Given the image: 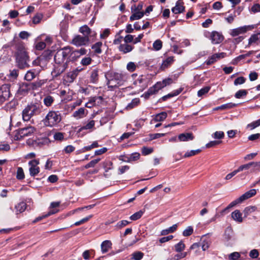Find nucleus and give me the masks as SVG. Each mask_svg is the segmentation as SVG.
<instances>
[{"instance_id":"b1692460","label":"nucleus","mask_w":260,"mask_h":260,"mask_svg":"<svg viewBox=\"0 0 260 260\" xmlns=\"http://www.w3.org/2000/svg\"><path fill=\"white\" fill-rule=\"evenodd\" d=\"M133 48V46L128 45L126 43L120 45L118 48L119 50L124 54L131 52V51H132Z\"/></svg>"},{"instance_id":"bb28decb","label":"nucleus","mask_w":260,"mask_h":260,"mask_svg":"<svg viewBox=\"0 0 260 260\" xmlns=\"http://www.w3.org/2000/svg\"><path fill=\"white\" fill-rule=\"evenodd\" d=\"M16 214L23 212L26 208V204L23 202L17 204L15 207Z\"/></svg>"},{"instance_id":"7ed1b4c3","label":"nucleus","mask_w":260,"mask_h":260,"mask_svg":"<svg viewBox=\"0 0 260 260\" xmlns=\"http://www.w3.org/2000/svg\"><path fill=\"white\" fill-rule=\"evenodd\" d=\"M16 60L20 69H24L29 66L28 63L29 61V56L25 48L22 45H19L17 47Z\"/></svg>"},{"instance_id":"5701e85b","label":"nucleus","mask_w":260,"mask_h":260,"mask_svg":"<svg viewBox=\"0 0 260 260\" xmlns=\"http://www.w3.org/2000/svg\"><path fill=\"white\" fill-rule=\"evenodd\" d=\"M101 247L102 253H106L111 248L112 243L109 240H105L102 243Z\"/></svg>"},{"instance_id":"680f3d73","label":"nucleus","mask_w":260,"mask_h":260,"mask_svg":"<svg viewBox=\"0 0 260 260\" xmlns=\"http://www.w3.org/2000/svg\"><path fill=\"white\" fill-rule=\"evenodd\" d=\"M91 58L90 57H85L81 61V64L83 66H87L91 63Z\"/></svg>"},{"instance_id":"13d9d810","label":"nucleus","mask_w":260,"mask_h":260,"mask_svg":"<svg viewBox=\"0 0 260 260\" xmlns=\"http://www.w3.org/2000/svg\"><path fill=\"white\" fill-rule=\"evenodd\" d=\"M260 125V118L252 123L248 124L247 126V127H250L251 129H253L255 127Z\"/></svg>"},{"instance_id":"c03bdc74","label":"nucleus","mask_w":260,"mask_h":260,"mask_svg":"<svg viewBox=\"0 0 260 260\" xmlns=\"http://www.w3.org/2000/svg\"><path fill=\"white\" fill-rule=\"evenodd\" d=\"M143 214V212L142 211H139L138 212H136L132 215L130 216V219L132 220H136L141 217Z\"/></svg>"},{"instance_id":"0eeeda50","label":"nucleus","mask_w":260,"mask_h":260,"mask_svg":"<svg viewBox=\"0 0 260 260\" xmlns=\"http://www.w3.org/2000/svg\"><path fill=\"white\" fill-rule=\"evenodd\" d=\"M10 85L5 84L0 87V104L8 100L11 96Z\"/></svg>"},{"instance_id":"4468645a","label":"nucleus","mask_w":260,"mask_h":260,"mask_svg":"<svg viewBox=\"0 0 260 260\" xmlns=\"http://www.w3.org/2000/svg\"><path fill=\"white\" fill-rule=\"evenodd\" d=\"M210 39L214 44L220 43L223 40V36L219 32L214 31L210 35Z\"/></svg>"},{"instance_id":"de8ad7c7","label":"nucleus","mask_w":260,"mask_h":260,"mask_svg":"<svg viewBox=\"0 0 260 260\" xmlns=\"http://www.w3.org/2000/svg\"><path fill=\"white\" fill-rule=\"evenodd\" d=\"M158 91L157 88L155 87V86L154 85L152 87H150L147 92L145 93V96H148L149 95H152L153 94L156 93Z\"/></svg>"},{"instance_id":"4be33fe9","label":"nucleus","mask_w":260,"mask_h":260,"mask_svg":"<svg viewBox=\"0 0 260 260\" xmlns=\"http://www.w3.org/2000/svg\"><path fill=\"white\" fill-rule=\"evenodd\" d=\"M194 137L192 133H183L178 136V139L180 141H188L192 140Z\"/></svg>"},{"instance_id":"f704fd0d","label":"nucleus","mask_w":260,"mask_h":260,"mask_svg":"<svg viewBox=\"0 0 260 260\" xmlns=\"http://www.w3.org/2000/svg\"><path fill=\"white\" fill-rule=\"evenodd\" d=\"M237 105H238V104H237L229 103H227V104H225L224 105H222L218 107L217 108H216V109H222V110L229 109H231L234 107H235Z\"/></svg>"},{"instance_id":"cd10ccee","label":"nucleus","mask_w":260,"mask_h":260,"mask_svg":"<svg viewBox=\"0 0 260 260\" xmlns=\"http://www.w3.org/2000/svg\"><path fill=\"white\" fill-rule=\"evenodd\" d=\"M85 110L84 108H80L74 112L73 116L77 119L84 117L85 116Z\"/></svg>"},{"instance_id":"c756f323","label":"nucleus","mask_w":260,"mask_h":260,"mask_svg":"<svg viewBox=\"0 0 260 260\" xmlns=\"http://www.w3.org/2000/svg\"><path fill=\"white\" fill-rule=\"evenodd\" d=\"M98 71L97 70H93L91 71L90 77V82L94 83L98 80Z\"/></svg>"},{"instance_id":"f3484780","label":"nucleus","mask_w":260,"mask_h":260,"mask_svg":"<svg viewBox=\"0 0 260 260\" xmlns=\"http://www.w3.org/2000/svg\"><path fill=\"white\" fill-rule=\"evenodd\" d=\"M79 32L82 34L84 36H94L96 34L94 32H93V34L91 35L92 32L91 31V29L86 25H84L80 27Z\"/></svg>"},{"instance_id":"a878e982","label":"nucleus","mask_w":260,"mask_h":260,"mask_svg":"<svg viewBox=\"0 0 260 260\" xmlns=\"http://www.w3.org/2000/svg\"><path fill=\"white\" fill-rule=\"evenodd\" d=\"M232 218L238 222H242L243 221V218L242 217V213L238 210H236L232 213Z\"/></svg>"},{"instance_id":"1a4fd4ad","label":"nucleus","mask_w":260,"mask_h":260,"mask_svg":"<svg viewBox=\"0 0 260 260\" xmlns=\"http://www.w3.org/2000/svg\"><path fill=\"white\" fill-rule=\"evenodd\" d=\"M259 167H260V161L258 162H250L249 163L244 164L240 166L238 169L239 172H241L243 170H248L250 168H252L251 172H254L257 171H259Z\"/></svg>"},{"instance_id":"39448f33","label":"nucleus","mask_w":260,"mask_h":260,"mask_svg":"<svg viewBox=\"0 0 260 260\" xmlns=\"http://www.w3.org/2000/svg\"><path fill=\"white\" fill-rule=\"evenodd\" d=\"M61 120V115L58 112L50 111L43 119V122L45 125L52 127L57 125Z\"/></svg>"},{"instance_id":"774afa93","label":"nucleus","mask_w":260,"mask_h":260,"mask_svg":"<svg viewBox=\"0 0 260 260\" xmlns=\"http://www.w3.org/2000/svg\"><path fill=\"white\" fill-rule=\"evenodd\" d=\"M186 252L180 253L176 254L170 260H179L181 258H184L186 256Z\"/></svg>"},{"instance_id":"338daca9","label":"nucleus","mask_w":260,"mask_h":260,"mask_svg":"<svg viewBox=\"0 0 260 260\" xmlns=\"http://www.w3.org/2000/svg\"><path fill=\"white\" fill-rule=\"evenodd\" d=\"M140 155L139 153H132L128 158V161H135L139 159Z\"/></svg>"},{"instance_id":"c85d7f7f","label":"nucleus","mask_w":260,"mask_h":260,"mask_svg":"<svg viewBox=\"0 0 260 260\" xmlns=\"http://www.w3.org/2000/svg\"><path fill=\"white\" fill-rule=\"evenodd\" d=\"M36 76V71L35 70H30L26 73L24 79L28 81H31Z\"/></svg>"},{"instance_id":"e433bc0d","label":"nucleus","mask_w":260,"mask_h":260,"mask_svg":"<svg viewBox=\"0 0 260 260\" xmlns=\"http://www.w3.org/2000/svg\"><path fill=\"white\" fill-rule=\"evenodd\" d=\"M140 103V100L138 98H135L133 99L132 102L127 105L126 107V109H132L134 107L137 106Z\"/></svg>"},{"instance_id":"58836bf2","label":"nucleus","mask_w":260,"mask_h":260,"mask_svg":"<svg viewBox=\"0 0 260 260\" xmlns=\"http://www.w3.org/2000/svg\"><path fill=\"white\" fill-rule=\"evenodd\" d=\"M144 256V253L141 251H136L132 254V259L141 260Z\"/></svg>"},{"instance_id":"4c0bfd02","label":"nucleus","mask_w":260,"mask_h":260,"mask_svg":"<svg viewBox=\"0 0 260 260\" xmlns=\"http://www.w3.org/2000/svg\"><path fill=\"white\" fill-rule=\"evenodd\" d=\"M57 212H58V210H52V211H50L48 214H45V215H43V216H39V217H37L34 220L33 222L34 223H36L37 222H38V221L41 220L42 219H43V218H46V217H48V216H49L50 215H52V214H53L54 213H56Z\"/></svg>"},{"instance_id":"7c9ffc66","label":"nucleus","mask_w":260,"mask_h":260,"mask_svg":"<svg viewBox=\"0 0 260 260\" xmlns=\"http://www.w3.org/2000/svg\"><path fill=\"white\" fill-rule=\"evenodd\" d=\"M256 210V207L255 206H249L246 207L243 211L244 217H246L248 215L254 212Z\"/></svg>"},{"instance_id":"6e6552de","label":"nucleus","mask_w":260,"mask_h":260,"mask_svg":"<svg viewBox=\"0 0 260 260\" xmlns=\"http://www.w3.org/2000/svg\"><path fill=\"white\" fill-rule=\"evenodd\" d=\"M89 41V36H81L80 35H76L73 39L72 43L77 47H79L87 45Z\"/></svg>"},{"instance_id":"49530a36","label":"nucleus","mask_w":260,"mask_h":260,"mask_svg":"<svg viewBox=\"0 0 260 260\" xmlns=\"http://www.w3.org/2000/svg\"><path fill=\"white\" fill-rule=\"evenodd\" d=\"M153 48L156 50H159L162 48V42L160 40H156L153 44Z\"/></svg>"},{"instance_id":"052dcab7","label":"nucleus","mask_w":260,"mask_h":260,"mask_svg":"<svg viewBox=\"0 0 260 260\" xmlns=\"http://www.w3.org/2000/svg\"><path fill=\"white\" fill-rule=\"evenodd\" d=\"M175 247L176 251L181 252L184 250L185 245L182 241H180L178 244L175 245Z\"/></svg>"},{"instance_id":"20e7f679","label":"nucleus","mask_w":260,"mask_h":260,"mask_svg":"<svg viewBox=\"0 0 260 260\" xmlns=\"http://www.w3.org/2000/svg\"><path fill=\"white\" fill-rule=\"evenodd\" d=\"M105 77L107 80V84L108 87L111 89L121 86L123 84V82L124 80L123 75L112 72H107L105 74Z\"/></svg>"},{"instance_id":"3c124183","label":"nucleus","mask_w":260,"mask_h":260,"mask_svg":"<svg viewBox=\"0 0 260 260\" xmlns=\"http://www.w3.org/2000/svg\"><path fill=\"white\" fill-rule=\"evenodd\" d=\"M259 34L252 35L249 39L248 44L250 45L253 43L256 42L259 40Z\"/></svg>"},{"instance_id":"4d7b16f0","label":"nucleus","mask_w":260,"mask_h":260,"mask_svg":"<svg viewBox=\"0 0 260 260\" xmlns=\"http://www.w3.org/2000/svg\"><path fill=\"white\" fill-rule=\"evenodd\" d=\"M95 122L94 120H91L88 123H87L85 126L82 127L80 130H83V129H89L92 128L94 125Z\"/></svg>"},{"instance_id":"aec40b11","label":"nucleus","mask_w":260,"mask_h":260,"mask_svg":"<svg viewBox=\"0 0 260 260\" xmlns=\"http://www.w3.org/2000/svg\"><path fill=\"white\" fill-rule=\"evenodd\" d=\"M131 10L133 14L130 16L129 18L131 21L139 20L142 18L144 15V12L134 11L133 7H132Z\"/></svg>"},{"instance_id":"e2e57ef3","label":"nucleus","mask_w":260,"mask_h":260,"mask_svg":"<svg viewBox=\"0 0 260 260\" xmlns=\"http://www.w3.org/2000/svg\"><path fill=\"white\" fill-rule=\"evenodd\" d=\"M240 256V254L238 252H234L229 255V259L230 260H237Z\"/></svg>"},{"instance_id":"2eb2a0df","label":"nucleus","mask_w":260,"mask_h":260,"mask_svg":"<svg viewBox=\"0 0 260 260\" xmlns=\"http://www.w3.org/2000/svg\"><path fill=\"white\" fill-rule=\"evenodd\" d=\"M225 53L223 52L215 53L211 56L207 60L206 63L210 65L216 62L217 60L222 58L224 57Z\"/></svg>"},{"instance_id":"5fc2aeb1","label":"nucleus","mask_w":260,"mask_h":260,"mask_svg":"<svg viewBox=\"0 0 260 260\" xmlns=\"http://www.w3.org/2000/svg\"><path fill=\"white\" fill-rule=\"evenodd\" d=\"M246 79L243 77H239L236 78L234 82L235 85H241L245 83Z\"/></svg>"},{"instance_id":"603ef678","label":"nucleus","mask_w":260,"mask_h":260,"mask_svg":"<svg viewBox=\"0 0 260 260\" xmlns=\"http://www.w3.org/2000/svg\"><path fill=\"white\" fill-rule=\"evenodd\" d=\"M224 133L222 131H217L212 134V137L214 139H220L224 137Z\"/></svg>"},{"instance_id":"0e129e2a","label":"nucleus","mask_w":260,"mask_h":260,"mask_svg":"<svg viewBox=\"0 0 260 260\" xmlns=\"http://www.w3.org/2000/svg\"><path fill=\"white\" fill-rule=\"evenodd\" d=\"M46 46V43L44 42H39L36 43L35 48L38 50H42Z\"/></svg>"},{"instance_id":"473e14b6","label":"nucleus","mask_w":260,"mask_h":260,"mask_svg":"<svg viewBox=\"0 0 260 260\" xmlns=\"http://www.w3.org/2000/svg\"><path fill=\"white\" fill-rule=\"evenodd\" d=\"M174 61V57L170 56L168 57L165 60H164L161 64V68L164 70L167 68L170 64H171Z\"/></svg>"},{"instance_id":"c9c22d12","label":"nucleus","mask_w":260,"mask_h":260,"mask_svg":"<svg viewBox=\"0 0 260 260\" xmlns=\"http://www.w3.org/2000/svg\"><path fill=\"white\" fill-rule=\"evenodd\" d=\"M86 52V50L84 48H81L79 50L73 51V57H74L75 60H76L77 57H79L80 55L85 54Z\"/></svg>"},{"instance_id":"8fccbe9b","label":"nucleus","mask_w":260,"mask_h":260,"mask_svg":"<svg viewBox=\"0 0 260 260\" xmlns=\"http://www.w3.org/2000/svg\"><path fill=\"white\" fill-rule=\"evenodd\" d=\"M102 45L101 42H98L93 45L92 48L94 50V51L97 53H101L102 52L101 47Z\"/></svg>"},{"instance_id":"6e6d98bb","label":"nucleus","mask_w":260,"mask_h":260,"mask_svg":"<svg viewBox=\"0 0 260 260\" xmlns=\"http://www.w3.org/2000/svg\"><path fill=\"white\" fill-rule=\"evenodd\" d=\"M210 89V87L209 86H206L201 89L198 92V95L199 96H202L204 94L207 93L209 91Z\"/></svg>"},{"instance_id":"423d86ee","label":"nucleus","mask_w":260,"mask_h":260,"mask_svg":"<svg viewBox=\"0 0 260 260\" xmlns=\"http://www.w3.org/2000/svg\"><path fill=\"white\" fill-rule=\"evenodd\" d=\"M36 131V128L33 126L26 127L18 130L14 137V139L18 140L23 137L31 136Z\"/></svg>"},{"instance_id":"393cba45","label":"nucleus","mask_w":260,"mask_h":260,"mask_svg":"<svg viewBox=\"0 0 260 260\" xmlns=\"http://www.w3.org/2000/svg\"><path fill=\"white\" fill-rule=\"evenodd\" d=\"M184 9V7L180 2L178 1L176 4V6L172 9V11L173 13L176 14L183 12Z\"/></svg>"},{"instance_id":"dca6fc26","label":"nucleus","mask_w":260,"mask_h":260,"mask_svg":"<svg viewBox=\"0 0 260 260\" xmlns=\"http://www.w3.org/2000/svg\"><path fill=\"white\" fill-rule=\"evenodd\" d=\"M200 244L202 250L205 251L209 247L211 244V240L206 236H203L201 239Z\"/></svg>"},{"instance_id":"9b49d317","label":"nucleus","mask_w":260,"mask_h":260,"mask_svg":"<svg viewBox=\"0 0 260 260\" xmlns=\"http://www.w3.org/2000/svg\"><path fill=\"white\" fill-rule=\"evenodd\" d=\"M253 28L251 25H245L239 27L231 30L230 35L233 37H236L241 34H243L247 32L248 30H251Z\"/></svg>"},{"instance_id":"bf43d9fd","label":"nucleus","mask_w":260,"mask_h":260,"mask_svg":"<svg viewBox=\"0 0 260 260\" xmlns=\"http://www.w3.org/2000/svg\"><path fill=\"white\" fill-rule=\"evenodd\" d=\"M193 230L191 226H188L183 232V235L185 237L191 235L193 233Z\"/></svg>"},{"instance_id":"a211bd4d","label":"nucleus","mask_w":260,"mask_h":260,"mask_svg":"<svg viewBox=\"0 0 260 260\" xmlns=\"http://www.w3.org/2000/svg\"><path fill=\"white\" fill-rule=\"evenodd\" d=\"M82 70V69H79L78 68L75 69L72 72L68 73L67 78L69 82H72L77 77L79 73Z\"/></svg>"},{"instance_id":"69168bd1","label":"nucleus","mask_w":260,"mask_h":260,"mask_svg":"<svg viewBox=\"0 0 260 260\" xmlns=\"http://www.w3.org/2000/svg\"><path fill=\"white\" fill-rule=\"evenodd\" d=\"M129 223V222L127 220H123L118 222L116 224V226L118 229H121V228L126 226Z\"/></svg>"},{"instance_id":"79ce46f5","label":"nucleus","mask_w":260,"mask_h":260,"mask_svg":"<svg viewBox=\"0 0 260 260\" xmlns=\"http://www.w3.org/2000/svg\"><path fill=\"white\" fill-rule=\"evenodd\" d=\"M138 66L134 62H129L126 66V69L131 72L135 71Z\"/></svg>"},{"instance_id":"72a5a7b5","label":"nucleus","mask_w":260,"mask_h":260,"mask_svg":"<svg viewBox=\"0 0 260 260\" xmlns=\"http://www.w3.org/2000/svg\"><path fill=\"white\" fill-rule=\"evenodd\" d=\"M167 116L166 112H162L155 115L154 120L155 121H161L164 120Z\"/></svg>"},{"instance_id":"f8f14e48","label":"nucleus","mask_w":260,"mask_h":260,"mask_svg":"<svg viewBox=\"0 0 260 260\" xmlns=\"http://www.w3.org/2000/svg\"><path fill=\"white\" fill-rule=\"evenodd\" d=\"M133 84L139 91H143L147 86V81L143 76H140L134 82Z\"/></svg>"},{"instance_id":"f03ea898","label":"nucleus","mask_w":260,"mask_h":260,"mask_svg":"<svg viewBox=\"0 0 260 260\" xmlns=\"http://www.w3.org/2000/svg\"><path fill=\"white\" fill-rule=\"evenodd\" d=\"M43 106L41 102H32L27 105L22 110V119L25 121H29L34 116L39 115L42 112Z\"/></svg>"},{"instance_id":"412c9836","label":"nucleus","mask_w":260,"mask_h":260,"mask_svg":"<svg viewBox=\"0 0 260 260\" xmlns=\"http://www.w3.org/2000/svg\"><path fill=\"white\" fill-rule=\"evenodd\" d=\"M256 193V191L255 189H250L240 197V200L243 202L254 196Z\"/></svg>"},{"instance_id":"9d476101","label":"nucleus","mask_w":260,"mask_h":260,"mask_svg":"<svg viewBox=\"0 0 260 260\" xmlns=\"http://www.w3.org/2000/svg\"><path fill=\"white\" fill-rule=\"evenodd\" d=\"M40 164L39 159H33L28 162L29 174L31 176H35L40 172L38 165Z\"/></svg>"},{"instance_id":"ea45409f","label":"nucleus","mask_w":260,"mask_h":260,"mask_svg":"<svg viewBox=\"0 0 260 260\" xmlns=\"http://www.w3.org/2000/svg\"><path fill=\"white\" fill-rule=\"evenodd\" d=\"M242 201H241L240 200V197L237 199V200L233 201L232 202H231L229 205L228 206L225 208L224 209H223L222 211V213H224V212H225L226 210H228L229 209L235 206V205H236L237 204H239V203H242Z\"/></svg>"},{"instance_id":"a18cd8bd","label":"nucleus","mask_w":260,"mask_h":260,"mask_svg":"<svg viewBox=\"0 0 260 260\" xmlns=\"http://www.w3.org/2000/svg\"><path fill=\"white\" fill-rule=\"evenodd\" d=\"M16 178L19 180L23 179L24 178L23 170L21 167H19L17 169Z\"/></svg>"},{"instance_id":"37998d69","label":"nucleus","mask_w":260,"mask_h":260,"mask_svg":"<svg viewBox=\"0 0 260 260\" xmlns=\"http://www.w3.org/2000/svg\"><path fill=\"white\" fill-rule=\"evenodd\" d=\"M201 151V150L200 149H197L195 150H190V151L186 152L185 153L184 157H189L195 155L199 153Z\"/></svg>"},{"instance_id":"09e8293b","label":"nucleus","mask_w":260,"mask_h":260,"mask_svg":"<svg viewBox=\"0 0 260 260\" xmlns=\"http://www.w3.org/2000/svg\"><path fill=\"white\" fill-rule=\"evenodd\" d=\"M100 160H101L100 158H97V159L91 160L88 164H86L85 166V168L88 169L89 168L94 167V166L100 161Z\"/></svg>"},{"instance_id":"2f4dec72","label":"nucleus","mask_w":260,"mask_h":260,"mask_svg":"<svg viewBox=\"0 0 260 260\" xmlns=\"http://www.w3.org/2000/svg\"><path fill=\"white\" fill-rule=\"evenodd\" d=\"M54 99L51 95L45 96L43 100L44 105L47 107H50L54 102Z\"/></svg>"},{"instance_id":"a19ab883","label":"nucleus","mask_w":260,"mask_h":260,"mask_svg":"<svg viewBox=\"0 0 260 260\" xmlns=\"http://www.w3.org/2000/svg\"><path fill=\"white\" fill-rule=\"evenodd\" d=\"M247 94V91L245 89H240L238 90L235 94V97L237 99H240L245 96Z\"/></svg>"},{"instance_id":"6ab92c4d","label":"nucleus","mask_w":260,"mask_h":260,"mask_svg":"<svg viewBox=\"0 0 260 260\" xmlns=\"http://www.w3.org/2000/svg\"><path fill=\"white\" fill-rule=\"evenodd\" d=\"M45 83L44 80H38L36 81L29 83L31 90H35L41 87Z\"/></svg>"},{"instance_id":"ddd939ff","label":"nucleus","mask_w":260,"mask_h":260,"mask_svg":"<svg viewBox=\"0 0 260 260\" xmlns=\"http://www.w3.org/2000/svg\"><path fill=\"white\" fill-rule=\"evenodd\" d=\"M31 90L29 83H23L20 85L19 89L17 92V96H24Z\"/></svg>"},{"instance_id":"f257e3e1","label":"nucleus","mask_w":260,"mask_h":260,"mask_svg":"<svg viewBox=\"0 0 260 260\" xmlns=\"http://www.w3.org/2000/svg\"><path fill=\"white\" fill-rule=\"evenodd\" d=\"M73 50L70 46H66L58 50L54 55V61L57 64L54 71L57 75H59L66 71L68 67V63L75 60L73 57Z\"/></svg>"},{"instance_id":"864d4df0","label":"nucleus","mask_w":260,"mask_h":260,"mask_svg":"<svg viewBox=\"0 0 260 260\" xmlns=\"http://www.w3.org/2000/svg\"><path fill=\"white\" fill-rule=\"evenodd\" d=\"M153 151L152 148H148L147 147H143L142 148V153L144 155H147L151 153Z\"/></svg>"}]
</instances>
